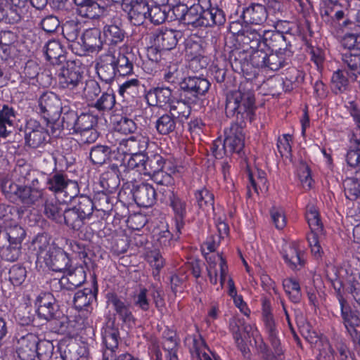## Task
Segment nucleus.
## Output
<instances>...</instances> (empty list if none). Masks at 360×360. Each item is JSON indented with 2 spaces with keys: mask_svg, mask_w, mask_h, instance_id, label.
Segmentation results:
<instances>
[{
  "mask_svg": "<svg viewBox=\"0 0 360 360\" xmlns=\"http://www.w3.org/2000/svg\"><path fill=\"white\" fill-rule=\"evenodd\" d=\"M133 196L136 204L143 207H151L158 199L156 189L148 183L136 185L133 189Z\"/></svg>",
  "mask_w": 360,
  "mask_h": 360,
  "instance_id": "nucleus-17",
  "label": "nucleus"
},
{
  "mask_svg": "<svg viewBox=\"0 0 360 360\" xmlns=\"http://www.w3.org/2000/svg\"><path fill=\"white\" fill-rule=\"evenodd\" d=\"M345 5L339 1L327 0L321 10V15L323 21L328 25H333L335 20L344 15Z\"/></svg>",
  "mask_w": 360,
  "mask_h": 360,
  "instance_id": "nucleus-25",
  "label": "nucleus"
},
{
  "mask_svg": "<svg viewBox=\"0 0 360 360\" xmlns=\"http://www.w3.org/2000/svg\"><path fill=\"white\" fill-rule=\"evenodd\" d=\"M101 31L97 28H91L85 30L82 35V44L79 51L77 54L83 56L87 53L99 51L103 46V41L101 39Z\"/></svg>",
  "mask_w": 360,
  "mask_h": 360,
  "instance_id": "nucleus-15",
  "label": "nucleus"
},
{
  "mask_svg": "<svg viewBox=\"0 0 360 360\" xmlns=\"http://www.w3.org/2000/svg\"><path fill=\"white\" fill-rule=\"evenodd\" d=\"M349 72L342 70L333 72L331 77V89L335 94H342L349 89V84L347 76L349 77Z\"/></svg>",
  "mask_w": 360,
  "mask_h": 360,
  "instance_id": "nucleus-43",
  "label": "nucleus"
},
{
  "mask_svg": "<svg viewBox=\"0 0 360 360\" xmlns=\"http://www.w3.org/2000/svg\"><path fill=\"white\" fill-rule=\"evenodd\" d=\"M103 34L105 43L116 46L124 41L126 32L122 27L121 23L111 22L104 25Z\"/></svg>",
  "mask_w": 360,
  "mask_h": 360,
  "instance_id": "nucleus-28",
  "label": "nucleus"
},
{
  "mask_svg": "<svg viewBox=\"0 0 360 360\" xmlns=\"http://www.w3.org/2000/svg\"><path fill=\"white\" fill-rule=\"evenodd\" d=\"M73 207L85 221L91 217L95 210V204L93 200L86 195L80 196L77 205Z\"/></svg>",
  "mask_w": 360,
  "mask_h": 360,
  "instance_id": "nucleus-52",
  "label": "nucleus"
},
{
  "mask_svg": "<svg viewBox=\"0 0 360 360\" xmlns=\"http://www.w3.org/2000/svg\"><path fill=\"white\" fill-rule=\"evenodd\" d=\"M181 35V32L176 30L163 28L157 30L153 33V41L155 48H150L149 52L153 53L158 51H169L176 47L178 39Z\"/></svg>",
  "mask_w": 360,
  "mask_h": 360,
  "instance_id": "nucleus-9",
  "label": "nucleus"
},
{
  "mask_svg": "<svg viewBox=\"0 0 360 360\" xmlns=\"http://www.w3.org/2000/svg\"><path fill=\"white\" fill-rule=\"evenodd\" d=\"M340 311L342 321L347 333L357 330L356 328L360 326L358 311L353 310L348 303L340 306Z\"/></svg>",
  "mask_w": 360,
  "mask_h": 360,
  "instance_id": "nucleus-32",
  "label": "nucleus"
},
{
  "mask_svg": "<svg viewBox=\"0 0 360 360\" xmlns=\"http://www.w3.org/2000/svg\"><path fill=\"white\" fill-rule=\"evenodd\" d=\"M134 56L131 52L114 56V63L119 76H127L133 73Z\"/></svg>",
  "mask_w": 360,
  "mask_h": 360,
  "instance_id": "nucleus-34",
  "label": "nucleus"
},
{
  "mask_svg": "<svg viewBox=\"0 0 360 360\" xmlns=\"http://www.w3.org/2000/svg\"><path fill=\"white\" fill-rule=\"evenodd\" d=\"M172 207L176 216V229L177 232H181V229L184 226L183 219L186 213V202L175 196L169 202Z\"/></svg>",
  "mask_w": 360,
  "mask_h": 360,
  "instance_id": "nucleus-50",
  "label": "nucleus"
},
{
  "mask_svg": "<svg viewBox=\"0 0 360 360\" xmlns=\"http://www.w3.org/2000/svg\"><path fill=\"white\" fill-rule=\"evenodd\" d=\"M27 271L25 267L20 265H13L9 270L8 278L11 283L15 286L20 285L25 280Z\"/></svg>",
  "mask_w": 360,
  "mask_h": 360,
  "instance_id": "nucleus-61",
  "label": "nucleus"
},
{
  "mask_svg": "<svg viewBox=\"0 0 360 360\" xmlns=\"http://www.w3.org/2000/svg\"><path fill=\"white\" fill-rule=\"evenodd\" d=\"M94 300L96 292L91 288H84L75 294L73 302L76 309L82 310L89 307Z\"/></svg>",
  "mask_w": 360,
  "mask_h": 360,
  "instance_id": "nucleus-49",
  "label": "nucleus"
},
{
  "mask_svg": "<svg viewBox=\"0 0 360 360\" xmlns=\"http://www.w3.org/2000/svg\"><path fill=\"white\" fill-rule=\"evenodd\" d=\"M107 297L108 302L112 305L114 310L123 324L128 328L134 327L136 319L130 309V303L127 302L115 293H108Z\"/></svg>",
  "mask_w": 360,
  "mask_h": 360,
  "instance_id": "nucleus-11",
  "label": "nucleus"
},
{
  "mask_svg": "<svg viewBox=\"0 0 360 360\" xmlns=\"http://www.w3.org/2000/svg\"><path fill=\"white\" fill-rule=\"evenodd\" d=\"M115 104V98L112 93H103L96 101L94 106L99 111L110 110Z\"/></svg>",
  "mask_w": 360,
  "mask_h": 360,
  "instance_id": "nucleus-63",
  "label": "nucleus"
},
{
  "mask_svg": "<svg viewBox=\"0 0 360 360\" xmlns=\"http://www.w3.org/2000/svg\"><path fill=\"white\" fill-rule=\"evenodd\" d=\"M149 6L148 3H141L139 6L133 7L127 11L128 12L129 19L134 25H141L148 18L149 13Z\"/></svg>",
  "mask_w": 360,
  "mask_h": 360,
  "instance_id": "nucleus-48",
  "label": "nucleus"
},
{
  "mask_svg": "<svg viewBox=\"0 0 360 360\" xmlns=\"http://www.w3.org/2000/svg\"><path fill=\"white\" fill-rule=\"evenodd\" d=\"M283 259L288 266L292 269L302 267L304 265V254L298 249L297 244L291 243L284 250Z\"/></svg>",
  "mask_w": 360,
  "mask_h": 360,
  "instance_id": "nucleus-38",
  "label": "nucleus"
},
{
  "mask_svg": "<svg viewBox=\"0 0 360 360\" xmlns=\"http://www.w3.org/2000/svg\"><path fill=\"white\" fill-rule=\"evenodd\" d=\"M120 170L118 166L112 164L100 178L101 186L108 193H112L120 185Z\"/></svg>",
  "mask_w": 360,
  "mask_h": 360,
  "instance_id": "nucleus-27",
  "label": "nucleus"
},
{
  "mask_svg": "<svg viewBox=\"0 0 360 360\" xmlns=\"http://www.w3.org/2000/svg\"><path fill=\"white\" fill-rule=\"evenodd\" d=\"M66 206L56 200H46L44 203V214L49 219L62 224L63 213Z\"/></svg>",
  "mask_w": 360,
  "mask_h": 360,
  "instance_id": "nucleus-39",
  "label": "nucleus"
},
{
  "mask_svg": "<svg viewBox=\"0 0 360 360\" xmlns=\"http://www.w3.org/2000/svg\"><path fill=\"white\" fill-rule=\"evenodd\" d=\"M43 191L37 186L32 184L21 185L17 199L25 205L30 207L35 205L42 198Z\"/></svg>",
  "mask_w": 360,
  "mask_h": 360,
  "instance_id": "nucleus-29",
  "label": "nucleus"
},
{
  "mask_svg": "<svg viewBox=\"0 0 360 360\" xmlns=\"http://www.w3.org/2000/svg\"><path fill=\"white\" fill-rule=\"evenodd\" d=\"M283 287L285 292L294 303H297L301 299L300 286L299 283L292 278H287L283 281Z\"/></svg>",
  "mask_w": 360,
  "mask_h": 360,
  "instance_id": "nucleus-54",
  "label": "nucleus"
},
{
  "mask_svg": "<svg viewBox=\"0 0 360 360\" xmlns=\"http://www.w3.org/2000/svg\"><path fill=\"white\" fill-rule=\"evenodd\" d=\"M93 202L95 204L94 208L97 211L107 212L110 211L112 207L111 198L108 195V193L105 191L98 192L97 194H96Z\"/></svg>",
  "mask_w": 360,
  "mask_h": 360,
  "instance_id": "nucleus-58",
  "label": "nucleus"
},
{
  "mask_svg": "<svg viewBox=\"0 0 360 360\" xmlns=\"http://www.w3.org/2000/svg\"><path fill=\"white\" fill-rule=\"evenodd\" d=\"M39 338L33 333H27L18 338L15 350L21 360H34L37 356Z\"/></svg>",
  "mask_w": 360,
  "mask_h": 360,
  "instance_id": "nucleus-13",
  "label": "nucleus"
},
{
  "mask_svg": "<svg viewBox=\"0 0 360 360\" xmlns=\"http://www.w3.org/2000/svg\"><path fill=\"white\" fill-rule=\"evenodd\" d=\"M54 346L49 340H40L37 345V356L39 360H50L53 354Z\"/></svg>",
  "mask_w": 360,
  "mask_h": 360,
  "instance_id": "nucleus-64",
  "label": "nucleus"
},
{
  "mask_svg": "<svg viewBox=\"0 0 360 360\" xmlns=\"http://www.w3.org/2000/svg\"><path fill=\"white\" fill-rule=\"evenodd\" d=\"M46 59L54 65L60 67L65 64L67 60L66 52L58 40L49 41L44 47Z\"/></svg>",
  "mask_w": 360,
  "mask_h": 360,
  "instance_id": "nucleus-20",
  "label": "nucleus"
},
{
  "mask_svg": "<svg viewBox=\"0 0 360 360\" xmlns=\"http://www.w3.org/2000/svg\"><path fill=\"white\" fill-rule=\"evenodd\" d=\"M168 112L182 127L184 123L188 119L191 115V108L188 103L183 100H177L170 103Z\"/></svg>",
  "mask_w": 360,
  "mask_h": 360,
  "instance_id": "nucleus-33",
  "label": "nucleus"
},
{
  "mask_svg": "<svg viewBox=\"0 0 360 360\" xmlns=\"http://www.w3.org/2000/svg\"><path fill=\"white\" fill-rule=\"evenodd\" d=\"M202 27L220 26L226 22L224 11L218 7H211L209 0L204 1Z\"/></svg>",
  "mask_w": 360,
  "mask_h": 360,
  "instance_id": "nucleus-23",
  "label": "nucleus"
},
{
  "mask_svg": "<svg viewBox=\"0 0 360 360\" xmlns=\"http://www.w3.org/2000/svg\"><path fill=\"white\" fill-rule=\"evenodd\" d=\"M205 1L198 0V4H194L190 7L186 4L176 5L173 8L174 14L183 24L191 25L195 28L202 27L203 6Z\"/></svg>",
  "mask_w": 360,
  "mask_h": 360,
  "instance_id": "nucleus-4",
  "label": "nucleus"
},
{
  "mask_svg": "<svg viewBox=\"0 0 360 360\" xmlns=\"http://www.w3.org/2000/svg\"><path fill=\"white\" fill-rule=\"evenodd\" d=\"M342 60L350 74L349 77L356 80L357 75H360V53L347 51L342 54Z\"/></svg>",
  "mask_w": 360,
  "mask_h": 360,
  "instance_id": "nucleus-37",
  "label": "nucleus"
},
{
  "mask_svg": "<svg viewBox=\"0 0 360 360\" xmlns=\"http://www.w3.org/2000/svg\"><path fill=\"white\" fill-rule=\"evenodd\" d=\"M181 127L168 112L160 116L155 122V129L161 135L176 132Z\"/></svg>",
  "mask_w": 360,
  "mask_h": 360,
  "instance_id": "nucleus-35",
  "label": "nucleus"
},
{
  "mask_svg": "<svg viewBox=\"0 0 360 360\" xmlns=\"http://www.w3.org/2000/svg\"><path fill=\"white\" fill-rule=\"evenodd\" d=\"M165 164V160L160 154L156 153L146 155L142 174L150 176L153 174L162 170Z\"/></svg>",
  "mask_w": 360,
  "mask_h": 360,
  "instance_id": "nucleus-45",
  "label": "nucleus"
},
{
  "mask_svg": "<svg viewBox=\"0 0 360 360\" xmlns=\"http://www.w3.org/2000/svg\"><path fill=\"white\" fill-rule=\"evenodd\" d=\"M68 274L60 279H53L52 283L59 284L60 288L73 290L79 287L86 280V272L83 267L77 266L74 269H68Z\"/></svg>",
  "mask_w": 360,
  "mask_h": 360,
  "instance_id": "nucleus-18",
  "label": "nucleus"
},
{
  "mask_svg": "<svg viewBox=\"0 0 360 360\" xmlns=\"http://www.w3.org/2000/svg\"><path fill=\"white\" fill-rule=\"evenodd\" d=\"M96 117L92 115L82 113L78 116L77 126H75L73 134H78L84 130L90 129L96 124Z\"/></svg>",
  "mask_w": 360,
  "mask_h": 360,
  "instance_id": "nucleus-59",
  "label": "nucleus"
},
{
  "mask_svg": "<svg viewBox=\"0 0 360 360\" xmlns=\"http://www.w3.org/2000/svg\"><path fill=\"white\" fill-rule=\"evenodd\" d=\"M114 129L123 134L134 133L137 129L135 122L127 116L116 115L112 120Z\"/></svg>",
  "mask_w": 360,
  "mask_h": 360,
  "instance_id": "nucleus-44",
  "label": "nucleus"
},
{
  "mask_svg": "<svg viewBox=\"0 0 360 360\" xmlns=\"http://www.w3.org/2000/svg\"><path fill=\"white\" fill-rule=\"evenodd\" d=\"M44 262L53 271L65 272L70 266V259L62 249L50 248L44 257Z\"/></svg>",
  "mask_w": 360,
  "mask_h": 360,
  "instance_id": "nucleus-16",
  "label": "nucleus"
},
{
  "mask_svg": "<svg viewBox=\"0 0 360 360\" xmlns=\"http://www.w3.org/2000/svg\"><path fill=\"white\" fill-rule=\"evenodd\" d=\"M198 206L204 210L214 209V195L207 188H203L195 193Z\"/></svg>",
  "mask_w": 360,
  "mask_h": 360,
  "instance_id": "nucleus-55",
  "label": "nucleus"
},
{
  "mask_svg": "<svg viewBox=\"0 0 360 360\" xmlns=\"http://www.w3.org/2000/svg\"><path fill=\"white\" fill-rule=\"evenodd\" d=\"M149 139L139 134L123 139L120 143V150L128 155L144 153L148 148Z\"/></svg>",
  "mask_w": 360,
  "mask_h": 360,
  "instance_id": "nucleus-21",
  "label": "nucleus"
},
{
  "mask_svg": "<svg viewBox=\"0 0 360 360\" xmlns=\"http://www.w3.org/2000/svg\"><path fill=\"white\" fill-rule=\"evenodd\" d=\"M84 223L85 220L74 207H68L66 206L63 213L62 224H65L70 229L79 231L84 226Z\"/></svg>",
  "mask_w": 360,
  "mask_h": 360,
  "instance_id": "nucleus-41",
  "label": "nucleus"
},
{
  "mask_svg": "<svg viewBox=\"0 0 360 360\" xmlns=\"http://www.w3.org/2000/svg\"><path fill=\"white\" fill-rule=\"evenodd\" d=\"M229 61L236 72H245L250 68V53L246 50L235 49L231 52Z\"/></svg>",
  "mask_w": 360,
  "mask_h": 360,
  "instance_id": "nucleus-30",
  "label": "nucleus"
},
{
  "mask_svg": "<svg viewBox=\"0 0 360 360\" xmlns=\"http://www.w3.org/2000/svg\"><path fill=\"white\" fill-rule=\"evenodd\" d=\"M63 35L69 41L75 42L79 36L81 22L77 19L65 21L62 26Z\"/></svg>",
  "mask_w": 360,
  "mask_h": 360,
  "instance_id": "nucleus-51",
  "label": "nucleus"
},
{
  "mask_svg": "<svg viewBox=\"0 0 360 360\" xmlns=\"http://www.w3.org/2000/svg\"><path fill=\"white\" fill-rule=\"evenodd\" d=\"M210 83L200 77L189 76L180 82V88L184 94V97L189 103H196L200 96L205 95L209 90Z\"/></svg>",
  "mask_w": 360,
  "mask_h": 360,
  "instance_id": "nucleus-5",
  "label": "nucleus"
},
{
  "mask_svg": "<svg viewBox=\"0 0 360 360\" xmlns=\"http://www.w3.org/2000/svg\"><path fill=\"white\" fill-rule=\"evenodd\" d=\"M262 318L264 323L265 330L268 334V340L271 345L276 347L281 344L278 338V330L276 325L274 316L271 312L270 304L267 302H263Z\"/></svg>",
  "mask_w": 360,
  "mask_h": 360,
  "instance_id": "nucleus-22",
  "label": "nucleus"
},
{
  "mask_svg": "<svg viewBox=\"0 0 360 360\" xmlns=\"http://www.w3.org/2000/svg\"><path fill=\"white\" fill-rule=\"evenodd\" d=\"M255 343L257 344V349L263 360L281 359V356L283 355V350L281 344L277 345L276 347L274 345H271L273 349L271 350L262 338H260L259 342L255 340Z\"/></svg>",
  "mask_w": 360,
  "mask_h": 360,
  "instance_id": "nucleus-40",
  "label": "nucleus"
},
{
  "mask_svg": "<svg viewBox=\"0 0 360 360\" xmlns=\"http://www.w3.org/2000/svg\"><path fill=\"white\" fill-rule=\"evenodd\" d=\"M252 85L249 82L240 84L238 89L226 96L225 112L228 117H236V122L245 126L254 119L255 104Z\"/></svg>",
  "mask_w": 360,
  "mask_h": 360,
  "instance_id": "nucleus-1",
  "label": "nucleus"
},
{
  "mask_svg": "<svg viewBox=\"0 0 360 360\" xmlns=\"http://www.w3.org/2000/svg\"><path fill=\"white\" fill-rule=\"evenodd\" d=\"M262 29L255 30L248 28L243 30L241 34V41L244 45L249 46L250 49H258L264 46V32Z\"/></svg>",
  "mask_w": 360,
  "mask_h": 360,
  "instance_id": "nucleus-36",
  "label": "nucleus"
},
{
  "mask_svg": "<svg viewBox=\"0 0 360 360\" xmlns=\"http://www.w3.org/2000/svg\"><path fill=\"white\" fill-rule=\"evenodd\" d=\"M243 126L236 124L231 126L229 133L224 140L221 149L225 153H236L240 154L245 146V135L243 131Z\"/></svg>",
  "mask_w": 360,
  "mask_h": 360,
  "instance_id": "nucleus-14",
  "label": "nucleus"
},
{
  "mask_svg": "<svg viewBox=\"0 0 360 360\" xmlns=\"http://www.w3.org/2000/svg\"><path fill=\"white\" fill-rule=\"evenodd\" d=\"M264 47L286 56H292V53L290 41L283 32L277 30L264 32Z\"/></svg>",
  "mask_w": 360,
  "mask_h": 360,
  "instance_id": "nucleus-10",
  "label": "nucleus"
},
{
  "mask_svg": "<svg viewBox=\"0 0 360 360\" xmlns=\"http://www.w3.org/2000/svg\"><path fill=\"white\" fill-rule=\"evenodd\" d=\"M342 185L347 199L354 201L360 198V182L354 177L347 178Z\"/></svg>",
  "mask_w": 360,
  "mask_h": 360,
  "instance_id": "nucleus-53",
  "label": "nucleus"
},
{
  "mask_svg": "<svg viewBox=\"0 0 360 360\" xmlns=\"http://www.w3.org/2000/svg\"><path fill=\"white\" fill-rule=\"evenodd\" d=\"M49 190L56 195L64 193V195L71 199L76 196L79 192V186L77 181L69 179L66 174L55 173L51 175L46 182Z\"/></svg>",
  "mask_w": 360,
  "mask_h": 360,
  "instance_id": "nucleus-6",
  "label": "nucleus"
},
{
  "mask_svg": "<svg viewBox=\"0 0 360 360\" xmlns=\"http://www.w3.org/2000/svg\"><path fill=\"white\" fill-rule=\"evenodd\" d=\"M111 152V148L107 146L96 145L90 150V160L94 165H102L110 159Z\"/></svg>",
  "mask_w": 360,
  "mask_h": 360,
  "instance_id": "nucleus-46",
  "label": "nucleus"
},
{
  "mask_svg": "<svg viewBox=\"0 0 360 360\" xmlns=\"http://www.w3.org/2000/svg\"><path fill=\"white\" fill-rule=\"evenodd\" d=\"M148 292V290L146 288H142L133 296L134 305L144 312L148 311L150 308Z\"/></svg>",
  "mask_w": 360,
  "mask_h": 360,
  "instance_id": "nucleus-60",
  "label": "nucleus"
},
{
  "mask_svg": "<svg viewBox=\"0 0 360 360\" xmlns=\"http://www.w3.org/2000/svg\"><path fill=\"white\" fill-rule=\"evenodd\" d=\"M49 129H45L40 123L34 119L27 122L25 127V141L27 146L37 148L46 142Z\"/></svg>",
  "mask_w": 360,
  "mask_h": 360,
  "instance_id": "nucleus-12",
  "label": "nucleus"
},
{
  "mask_svg": "<svg viewBox=\"0 0 360 360\" xmlns=\"http://www.w3.org/2000/svg\"><path fill=\"white\" fill-rule=\"evenodd\" d=\"M242 16L247 23L262 25L266 20L268 13L264 6L252 4L243 9Z\"/></svg>",
  "mask_w": 360,
  "mask_h": 360,
  "instance_id": "nucleus-26",
  "label": "nucleus"
},
{
  "mask_svg": "<svg viewBox=\"0 0 360 360\" xmlns=\"http://www.w3.org/2000/svg\"><path fill=\"white\" fill-rule=\"evenodd\" d=\"M13 176L19 183L24 185L31 184L33 186H37L39 184L38 179L34 176V172L32 174L28 165L16 166L14 169Z\"/></svg>",
  "mask_w": 360,
  "mask_h": 360,
  "instance_id": "nucleus-47",
  "label": "nucleus"
},
{
  "mask_svg": "<svg viewBox=\"0 0 360 360\" xmlns=\"http://www.w3.org/2000/svg\"><path fill=\"white\" fill-rule=\"evenodd\" d=\"M22 245L8 243L0 249V257L7 262H15L18 259L21 255Z\"/></svg>",
  "mask_w": 360,
  "mask_h": 360,
  "instance_id": "nucleus-57",
  "label": "nucleus"
},
{
  "mask_svg": "<svg viewBox=\"0 0 360 360\" xmlns=\"http://www.w3.org/2000/svg\"><path fill=\"white\" fill-rule=\"evenodd\" d=\"M77 6V13L82 17L94 19L102 12L101 6L94 0H74Z\"/></svg>",
  "mask_w": 360,
  "mask_h": 360,
  "instance_id": "nucleus-31",
  "label": "nucleus"
},
{
  "mask_svg": "<svg viewBox=\"0 0 360 360\" xmlns=\"http://www.w3.org/2000/svg\"><path fill=\"white\" fill-rule=\"evenodd\" d=\"M229 327L238 349L245 358H249L250 351L245 340L253 335L252 326L247 324L243 319L233 318L229 322Z\"/></svg>",
  "mask_w": 360,
  "mask_h": 360,
  "instance_id": "nucleus-7",
  "label": "nucleus"
},
{
  "mask_svg": "<svg viewBox=\"0 0 360 360\" xmlns=\"http://www.w3.org/2000/svg\"><path fill=\"white\" fill-rule=\"evenodd\" d=\"M306 219L311 229V233L307 236L309 247L314 257H320L323 252L320 245V238L323 236L324 233L319 213L312 205L307 207Z\"/></svg>",
  "mask_w": 360,
  "mask_h": 360,
  "instance_id": "nucleus-2",
  "label": "nucleus"
},
{
  "mask_svg": "<svg viewBox=\"0 0 360 360\" xmlns=\"http://www.w3.org/2000/svg\"><path fill=\"white\" fill-rule=\"evenodd\" d=\"M77 345L75 343H60L59 352L63 360H79L80 356L77 351Z\"/></svg>",
  "mask_w": 360,
  "mask_h": 360,
  "instance_id": "nucleus-62",
  "label": "nucleus"
},
{
  "mask_svg": "<svg viewBox=\"0 0 360 360\" xmlns=\"http://www.w3.org/2000/svg\"><path fill=\"white\" fill-rule=\"evenodd\" d=\"M291 56L283 55L278 52H272L267 54L266 61L264 68H268L269 70L276 71L281 68L283 67L286 61Z\"/></svg>",
  "mask_w": 360,
  "mask_h": 360,
  "instance_id": "nucleus-56",
  "label": "nucleus"
},
{
  "mask_svg": "<svg viewBox=\"0 0 360 360\" xmlns=\"http://www.w3.org/2000/svg\"><path fill=\"white\" fill-rule=\"evenodd\" d=\"M15 112L7 105H0V136L6 137L11 131L8 127L13 126Z\"/></svg>",
  "mask_w": 360,
  "mask_h": 360,
  "instance_id": "nucleus-42",
  "label": "nucleus"
},
{
  "mask_svg": "<svg viewBox=\"0 0 360 360\" xmlns=\"http://www.w3.org/2000/svg\"><path fill=\"white\" fill-rule=\"evenodd\" d=\"M99 78L105 83H110L117 75L114 63V55L111 52L103 54L96 67Z\"/></svg>",
  "mask_w": 360,
  "mask_h": 360,
  "instance_id": "nucleus-19",
  "label": "nucleus"
},
{
  "mask_svg": "<svg viewBox=\"0 0 360 360\" xmlns=\"http://www.w3.org/2000/svg\"><path fill=\"white\" fill-rule=\"evenodd\" d=\"M39 112L45 120H55L59 118L61 111V102L53 92L44 93L39 98Z\"/></svg>",
  "mask_w": 360,
  "mask_h": 360,
  "instance_id": "nucleus-8",
  "label": "nucleus"
},
{
  "mask_svg": "<svg viewBox=\"0 0 360 360\" xmlns=\"http://www.w3.org/2000/svg\"><path fill=\"white\" fill-rule=\"evenodd\" d=\"M172 91L169 87H157L146 94V99L150 106L163 107L172 102Z\"/></svg>",
  "mask_w": 360,
  "mask_h": 360,
  "instance_id": "nucleus-24",
  "label": "nucleus"
},
{
  "mask_svg": "<svg viewBox=\"0 0 360 360\" xmlns=\"http://www.w3.org/2000/svg\"><path fill=\"white\" fill-rule=\"evenodd\" d=\"M58 68V76L60 88L77 92L82 89V72L75 61L68 60Z\"/></svg>",
  "mask_w": 360,
  "mask_h": 360,
  "instance_id": "nucleus-3",
  "label": "nucleus"
}]
</instances>
